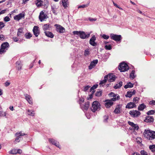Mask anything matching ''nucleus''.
<instances>
[{
    "label": "nucleus",
    "instance_id": "35",
    "mask_svg": "<svg viewBox=\"0 0 155 155\" xmlns=\"http://www.w3.org/2000/svg\"><path fill=\"white\" fill-rule=\"evenodd\" d=\"M149 148L153 152H155V145H150Z\"/></svg>",
    "mask_w": 155,
    "mask_h": 155
},
{
    "label": "nucleus",
    "instance_id": "48",
    "mask_svg": "<svg viewBox=\"0 0 155 155\" xmlns=\"http://www.w3.org/2000/svg\"><path fill=\"white\" fill-rule=\"evenodd\" d=\"M140 153L141 155H148L147 152L143 150H141Z\"/></svg>",
    "mask_w": 155,
    "mask_h": 155
},
{
    "label": "nucleus",
    "instance_id": "53",
    "mask_svg": "<svg viewBox=\"0 0 155 155\" xmlns=\"http://www.w3.org/2000/svg\"><path fill=\"white\" fill-rule=\"evenodd\" d=\"M5 36L3 35H0V40L2 41H4L5 40Z\"/></svg>",
    "mask_w": 155,
    "mask_h": 155
},
{
    "label": "nucleus",
    "instance_id": "34",
    "mask_svg": "<svg viewBox=\"0 0 155 155\" xmlns=\"http://www.w3.org/2000/svg\"><path fill=\"white\" fill-rule=\"evenodd\" d=\"M123 84V83L122 81L119 82L116 85L114 86L115 89H117L120 87Z\"/></svg>",
    "mask_w": 155,
    "mask_h": 155
},
{
    "label": "nucleus",
    "instance_id": "44",
    "mask_svg": "<svg viewBox=\"0 0 155 155\" xmlns=\"http://www.w3.org/2000/svg\"><path fill=\"white\" fill-rule=\"evenodd\" d=\"M155 113V111L153 110H151L147 112V114L148 115H152L154 114Z\"/></svg>",
    "mask_w": 155,
    "mask_h": 155
},
{
    "label": "nucleus",
    "instance_id": "47",
    "mask_svg": "<svg viewBox=\"0 0 155 155\" xmlns=\"http://www.w3.org/2000/svg\"><path fill=\"white\" fill-rule=\"evenodd\" d=\"M149 104L151 106L155 105V100H152L150 101L149 102Z\"/></svg>",
    "mask_w": 155,
    "mask_h": 155
},
{
    "label": "nucleus",
    "instance_id": "45",
    "mask_svg": "<svg viewBox=\"0 0 155 155\" xmlns=\"http://www.w3.org/2000/svg\"><path fill=\"white\" fill-rule=\"evenodd\" d=\"M88 4H87V5H80L78 6V8H84L86 7H87L88 6Z\"/></svg>",
    "mask_w": 155,
    "mask_h": 155
},
{
    "label": "nucleus",
    "instance_id": "29",
    "mask_svg": "<svg viewBox=\"0 0 155 155\" xmlns=\"http://www.w3.org/2000/svg\"><path fill=\"white\" fill-rule=\"evenodd\" d=\"M154 120L153 118V117L148 116L147 117L145 121L147 122H153Z\"/></svg>",
    "mask_w": 155,
    "mask_h": 155
},
{
    "label": "nucleus",
    "instance_id": "56",
    "mask_svg": "<svg viewBox=\"0 0 155 155\" xmlns=\"http://www.w3.org/2000/svg\"><path fill=\"white\" fill-rule=\"evenodd\" d=\"M113 2L114 5L116 7L118 8L120 10H123L122 8L118 6V5L116 3H115L113 1Z\"/></svg>",
    "mask_w": 155,
    "mask_h": 155
},
{
    "label": "nucleus",
    "instance_id": "12",
    "mask_svg": "<svg viewBox=\"0 0 155 155\" xmlns=\"http://www.w3.org/2000/svg\"><path fill=\"white\" fill-rule=\"evenodd\" d=\"M90 33H88L86 34L83 31H81L79 37L80 38L82 39H85L88 38L90 36Z\"/></svg>",
    "mask_w": 155,
    "mask_h": 155
},
{
    "label": "nucleus",
    "instance_id": "19",
    "mask_svg": "<svg viewBox=\"0 0 155 155\" xmlns=\"http://www.w3.org/2000/svg\"><path fill=\"white\" fill-rule=\"evenodd\" d=\"M25 99L31 105L32 104V99L30 95L28 94H26L25 95Z\"/></svg>",
    "mask_w": 155,
    "mask_h": 155
},
{
    "label": "nucleus",
    "instance_id": "36",
    "mask_svg": "<svg viewBox=\"0 0 155 155\" xmlns=\"http://www.w3.org/2000/svg\"><path fill=\"white\" fill-rule=\"evenodd\" d=\"M139 100V98L137 97H134L133 100V103H135V104H137L138 103Z\"/></svg>",
    "mask_w": 155,
    "mask_h": 155
},
{
    "label": "nucleus",
    "instance_id": "2",
    "mask_svg": "<svg viewBox=\"0 0 155 155\" xmlns=\"http://www.w3.org/2000/svg\"><path fill=\"white\" fill-rule=\"evenodd\" d=\"M34 4L38 8L44 6V8H47L49 5L48 0H34Z\"/></svg>",
    "mask_w": 155,
    "mask_h": 155
},
{
    "label": "nucleus",
    "instance_id": "54",
    "mask_svg": "<svg viewBox=\"0 0 155 155\" xmlns=\"http://www.w3.org/2000/svg\"><path fill=\"white\" fill-rule=\"evenodd\" d=\"M5 24L2 22H0V29L4 27Z\"/></svg>",
    "mask_w": 155,
    "mask_h": 155
},
{
    "label": "nucleus",
    "instance_id": "16",
    "mask_svg": "<svg viewBox=\"0 0 155 155\" xmlns=\"http://www.w3.org/2000/svg\"><path fill=\"white\" fill-rule=\"evenodd\" d=\"M107 77V80L109 82H113L115 81L116 79V76L112 74H109L106 76Z\"/></svg>",
    "mask_w": 155,
    "mask_h": 155
},
{
    "label": "nucleus",
    "instance_id": "9",
    "mask_svg": "<svg viewBox=\"0 0 155 155\" xmlns=\"http://www.w3.org/2000/svg\"><path fill=\"white\" fill-rule=\"evenodd\" d=\"M54 26L56 27V30L58 32L61 33H63L64 32L65 28L60 25L56 24L54 25Z\"/></svg>",
    "mask_w": 155,
    "mask_h": 155
},
{
    "label": "nucleus",
    "instance_id": "11",
    "mask_svg": "<svg viewBox=\"0 0 155 155\" xmlns=\"http://www.w3.org/2000/svg\"><path fill=\"white\" fill-rule=\"evenodd\" d=\"M128 124L131 126L132 128L130 127L129 128L130 130H137L139 129V127L137 124H135L132 122H131L130 121L128 122Z\"/></svg>",
    "mask_w": 155,
    "mask_h": 155
},
{
    "label": "nucleus",
    "instance_id": "41",
    "mask_svg": "<svg viewBox=\"0 0 155 155\" xmlns=\"http://www.w3.org/2000/svg\"><path fill=\"white\" fill-rule=\"evenodd\" d=\"M16 64L18 65H17V67L18 68V70H20L21 69V64H20V62L18 61L16 62Z\"/></svg>",
    "mask_w": 155,
    "mask_h": 155
},
{
    "label": "nucleus",
    "instance_id": "39",
    "mask_svg": "<svg viewBox=\"0 0 155 155\" xmlns=\"http://www.w3.org/2000/svg\"><path fill=\"white\" fill-rule=\"evenodd\" d=\"M17 150L13 149L12 150L9 151L10 153L13 154H17Z\"/></svg>",
    "mask_w": 155,
    "mask_h": 155
},
{
    "label": "nucleus",
    "instance_id": "31",
    "mask_svg": "<svg viewBox=\"0 0 155 155\" xmlns=\"http://www.w3.org/2000/svg\"><path fill=\"white\" fill-rule=\"evenodd\" d=\"M25 36L26 38L29 39L32 37V35L30 32H27L25 34Z\"/></svg>",
    "mask_w": 155,
    "mask_h": 155
},
{
    "label": "nucleus",
    "instance_id": "20",
    "mask_svg": "<svg viewBox=\"0 0 155 155\" xmlns=\"http://www.w3.org/2000/svg\"><path fill=\"white\" fill-rule=\"evenodd\" d=\"M97 63L98 60H94L91 62L90 65L89 66V69L90 70L92 69L94 67H95L96 65V64Z\"/></svg>",
    "mask_w": 155,
    "mask_h": 155
},
{
    "label": "nucleus",
    "instance_id": "55",
    "mask_svg": "<svg viewBox=\"0 0 155 155\" xmlns=\"http://www.w3.org/2000/svg\"><path fill=\"white\" fill-rule=\"evenodd\" d=\"M10 19L8 16H6L4 18V21H8L10 20Z\"/></svg>",
    "mask_w": 155,
    "mask_h": 155
},
{
    "label": "nucleus",
    "instance_id": "37",
    "mask_svg": "<svg viewBox=\"0 0 155 155\" xmlns=\"http://www.w3.org/2000/svg\"><path fill=\"white\" fill-rule=\"evenodd\" d=\"M120 99V96L118 94H117V96L111 98V100L113 101H115L117 100H118Z\"/></svg>",
    "mask_w": 155,
    "mask_h": 155
},
{
    "label": "nucleus",
    "instance_id": "30",
    "mask_svg": "<svg viewBox=\"0 0 155 155\" xmlns=\"http://www.w3.org/2000/svg\"><path fill=\"white\" fill-rule=\"evenodd\" d=\"M146 107V105L143 103L138 106V109L140 110H143Z\"/></svg>",
    "mask_w": 155,
    "mask_h": 155
},
{
    "label": "nucleus",
    "instance_id": "32",
    "mask_svg": "<svg viewBox=\"0 0 155 155\" xmlns=\"http://www.w3.org/2000/svg\"><path fill=\"white\" fill-rule=\"evenodd\" d=\"M133 86V84H132L130 82H129L127 83V84L125 85L124 86V87L126 88H131Z\"/></svg>",
    "mask_w": 155,
    "mask_h": 155
},
{
    "label": "nucleus",
    "instance_id": "10",
    "mask_svg": "<svg viewBox=\"0 0 155 155\" xmlns=\"http://www.w3.org/2000/svg\"><path fill=\"white\" fill-rule=\"evenodd\" d=\"M129 114L133 117H139L140 114V112L138 110H132L130 111Z\"/></svg>",
    "mask_w": 155,
    "mask_h": 155
},
{
    "label": "nucleus",
    "instance_id": "62",
    "mask_svg": "<svg viewBox=\"0 0 155 155\" xmlns=\"http://www.w3.org/2000/svg\"><path fill=\"white\" fill-rule=\"evenodd\" d=\"M17 153L21 154L22 152V151L20 149L17 150Z\"/></svg>",
    "mask_w": 155,
    "mask_h": 155
},
{
    "label": "nucleus",
    "instance_id": "14",
    "mask_svg": "<svg viewBox=\"0 0 155 155\" xmlns=\"http://www.w3.org/2000/svg\"><path fill=\"white\" fill-rule=\"evenodd\" d=\"M25 16V13L24 12L20 13L18 15L15 16L14 17V19L17 21H19V20L21 19L22 18H24Z\"/></svg>",
    "mask_w": 155,
    "mask_h": 155
},
{
    "label": "nucleus",
    "instance_id": "64",
    "mask_svg": "<svg viewBox=\"0 0 155 155\" xmlns=\"http://www.w3.org/2000/svg\"><path fill=\"white\" fill-rule=\"evenodd\" d=\"M132 155H140L139 153L135 152L133 153Z\"/></svg>",
    "mask_w": 155,
    "mask_h": 155
},
{
    "label": "nucleus",
    "instance_id": "59",
    "mask_svg": "<svg viewBox=\"0 0 155 155\" xmlns=\"http://www.w3.org/2000/svg\"><path fill=\"white\" fill-rule=\"evenodd\" d=\"M1 9H0V15L1 14L5 13L6 11V9H4L1 11Z\"/></svg>",
    "mask_w": 155,
    "mask_h": 155
},
{
    "label": "nucleus",
    "instance_id": "4",
    "mask_svg": "<svg viewBox=\"0 0 155 155\" xmlns=\"http://www.w3.org/2000/svg\"><path fill=\"white\" fill-rule=\"evenodd\" d=\"M100 104L98 101H94L92 103V107H91V110L93 112H94L96 111L100 110Z\"/></svg>",
    "mask_w": 155,
    "mask_h": 155
},
{
    "label": "nucleus",
    "instance_id": "6",
    "mask_svg": "<svg viewBox=\"0 0 155 155\" xmlns=\"http://www.w3.org/2000/svg\"><path fill=\"white\" fill-rule=\"evenodd\" d=\"M46 13V11L45 10L42 11L40 12L39 16V18L41 21H44L45 19L48 18V15Z\"/></svg>",
    "mask_w": 155,
    "mask_h": 155
},
{
    "label": "nucleus",
    "instance_id": "8",
    "mask_svg": "<svg viewBox=\"0 0 155 155\" xmlns=\"http://www.w3.org/2000/svg\"><path fill=\"white\" fill-rule=\"evenodd\" d=\"M26 134L24 133H22L21 132L18 133H17L15 134V136L16 138L15 140V143L19 142L21 139V136L25 135Z\"/></svg>",
    "mask_w": 155,
    "mask_h": 155
},
{
    "label": "nucleus",
    "instance_id": "27",
    "mask_svg": "<svg viewBox=\"0 0 155 155\" xmlns=\"http://www.w3.org/2000/svg\"><path fill=\"white\" fill-rule=\"evenodd\" d=\"M45 35L48 37L52 38L54 37V35L51 32L45 31Z\"/></svg>",
    "mask_w": 155,
    "mask_h": 155
},
{
    "label": "nucleus",
    "instance_id": "42",
    "mask_svg": "<svg viewBox=\"0 0 155 155\" xmlns=\"http://www.w3.org/2000/svg\"><path fill=\"white\" fill-rule=\"evenodd\" d=\"M105 48L107 50H110L112 49V46L110 45H107L105 46Z\"/></svg>",
    "mask_w": 155,
    "mask_h": 155
},
{
    "label": "nucleus",
    "instance_id": "51",
    "mask_svg": "<svg viewBox=\"0 0 155 155\" xmlns=\"http://www.w3.org/2000/svg\"><path fill=\"white\" fill-rule=\"evenodd\" d=\"M81 31H74L73 32V33L74 35H79Z\"/></svg>",
    "mask_w": 155,
    "mask_h": 155
},
{
    "label": "nucleus",
    "instance_id": "24",
    "mask_svg": "<svg viewBox=\"0 0 155 155\" xmlns=\"http://www.w3.org/2000/svg\"><path fill=\"white\" fill-rule=\"evenodd\" d=\"M121 106L120 105H118L114 111V112L116 114H119L120 113V110Z\"/></svg>",
    "mask_w": 155,
    "mask_h": 155
},
{
    "label": "nucleus",
    "instance_id": "46",
    "mask_svg": "<svg viewBox=\"0 0 155 155\" xmlns=\"http://www.w3.org/2000/svg\"><path fill=\"white\" fill-rule=\"evenodd\" d=\"M91 87L88 85L86 86L83 87V90L84 91H87Z\"/></svg>",
    "mask_w": 155,
    "mask_h": 155
},
{
    "label": "nucleus",
    "instance_id": "60",
    "mask_svg": "<svg viewBox=\"0 0 155 155\" xmlns=\"http://www.w3.org/2000/svg\"><path fill=\"white\" fill-rule=\"evenodd\" d=\"M88 20L91 21H95L97 20V19L96 18H88Z\"/></svg>",
    "mask_w": 155,
    "mask_h": 155
},
{
    "label": "nucleus",
    "instance_id": "63",
    "mask_svg": "<svg viewBox=\"0 0 155 155\" xmlns=\"http://www.w3.org/2000/svg\"><path fill=\"white\" fill-rule=\"evenodd\" d=\"M10 82L8 81H7L5 83V85L6 87L10 85Z\"/></svg>",
    "mask_w": 155,
    "mask_h": 155
},
{
    "label": "nucleus",
    "instance_id": "49",
    "mask_svg": "<svg viewBox=\"0 0 155 155\" xmlns=\"http://www.w3.org/2000/svg\"><path fill=\"white\" fill-rule=\"evenodd\" d=\"M52 11L53 13L54 14H57V9L53 7L52 8Z\"/></svg>",
    "mask_w": 155,
    "mask_h": 155
},
{
    "label": "nucleus",
    "instance_id": "26",
    "mask_svg": "<svg viewBox=\"0 0 155 155\" xmlns=\"http://www.w3.org/2000/svg\"><path fill=\"white\" fill-rule=\"evenodd\" d=\"M136 91L135 90H133V91H128L125 96L126 97H130L132 95H134Z\"/></svg>",
    "mask_w": 155,
    "mask_h": 155
},
{
    "label": "nucleus",
    "instance_id": "17",
    "mask_svg": "<svg viewBox=\"0 0 155 155\" xmlns=\"http://www.w3.org/2000/svg\"><path fill=\"white\" fill-rule=\"evenodd\" d=\"M48 141L50 143L54 145L57 147L60 148V145L59 142L55 139L53 138H49L48 139Z\"/></svg>",
    "mask_w": 155,
    "mask_h": 155
},
{
    "label": "nucleus",
    "instance_id": "43",
    "mask_svg": "<svg viewBox=\"0 0 155 155\" xmlns=\"http://www.w3.org/2000/svg\"><path fill=\"white\" fill-rule=\"evenodd\" d=\"M102 93L101 91H98L96 92L95 95L96 96L99 97L101 96Z\"/></svg>",
    "mask_w": 155,
    "mask_h": 155
},
{
    "label": "nucleus",
    "instance_id": "21",
    "mask_svg": "<svg viewBox=\"0 0 155 155\" xmlns=\"http://www.w3.org/2000/svg\"><path fill=\"white\" fill-rule=\"evenodd\" d=\"M136 107V105L135 103H133L132 102H130L127 104L126 106V108L130 109L134 107Z\"/></svg>",
    "mask_w": 155,
    "mask_h": 155
},
{
    "label": "nucleus",
    "instance_id": "25",
    "mask_svg": "<svg viewBox=\"0 0 155 155\" xmlns=\"http://www.w3.org/2000/svg\"><path fill=\"white\" fill-rule=\"evenodd\" d=\"M23 35V32L22 28H19L18 30L17 36L18 37H22Z\"/></svg>",
    "mask_w": 155,
    "mask_h": 155
},
{
    "label": "nucleus",
    "instance_id": "38",
    "mask_svg": "<svg viewBox=\"0 0 155 155\" xmlns=\"http://www.w3.org/2000/svg\"><path fill=\"white\" fill-rule=\"evenodd\" d=\"M107 77L105 76L104 77V79L101 81L100 84H102L105 83L107 81Z\"/></svg>",
    "mask_w": 155,
    "mask_h": 155
},
{
    "label": "nucleus",
    "instance_id": "7",
    "mask_svg": "<svg viewBox=\"0 0 155 155\" xmlns=\"http://www.w3.org/2000/svg\"><path fill=\"white\" fill-rule=\"evenodd\" d=\"M110 37L111 39L114 40L117 42H120L122 39L121 36L120 35L111 34H110Z\"/></svg>",
    "mask_w": 155,
    "mask_h": 155
},
{
    "label": "nucleus",
    "instance_id": "58",
    "mask_svg": "<svg viewBox=\"0 0 155 155\" xmlns=\"http://www.w3.org/2000/svg\"><path fill=\"white\" fill-rule=\"evenodd\" d=\"M28 114L31 116L34 115V113L33 112H32L31 110H28Z\"/></svg>",
    "mask_w": 155,
    "mask_h": 155
},
{
    "label": "nucleus",
    "instance_id": "1",
    "mask_svg": "<svg viewBox=\"0 0 155 155\" xmlns=\"http://www.w3.org/2000/svg\"><path fill=\"white\" fill-rule=\"evenodd\" d=\"M143 135L147 140H152L155 139V131L149 129H145L143 132Z\"/></svg>",
    "mask_w": 155,
    "mask_h": 155
},
{
    "label": "nucleus",
    "instance_id": "57",
    "mask_svg": "<svg viewBox=\"0 0 155 155\" xmlns=\"http://www.w3.org/2000/svg\"><path fill=\"white\" fill-rule=\"evenodd\" d=\"M109 95L111 97H114L117 96V94H116L112 92L110 93V94H109Z\"/></svg>",
    "mask_w": 155,
    "mask_h": 155
},
{
    "label": "nucleus",
    "instance_id": "33",
    "mask_svg": "<svg viewBox=\"0 0 155 155\" xmlns=\"http://www.w3.org/2000/svg\"><path fill=\"white\" fill-rule=\"evenodd\" d=\"M135 73V71L134 70H133L130 74V78L132 79H134L136 76L134 74Z\"/></svg>",
    "mask_w": 155,
    "mask_h": 155
},
{
    "label": "nucleus",
    "instance_id": "13",
    "mask_svg": "<svg viewBox=\"0 0 155 155\" xmlns=\"http://www.w3.org/2000/svg\"><path fill=\"white\" fill-rule=\"evenodd\" d=\"M33 32L36 37H38L40 34V31L38 26H35L33 29Z\"/></svg>",
    "mask_w": 155,
    "mask_h": 155
},
{
    "label": "nucleus",
    "instance_id": "52",
    "mask_svg": "<svg viewBox=\"0 0 155 155\" xmlns=\"http://www.w3.org/2000/svg\"><path fill=\"white\" fill-rule=\"evenodd\" d=\"M102 37L104 39H107L109 38V36L108 35L104 34L103 35Z\"/></svg>",
    "mask_w": 155,
    "mask_h": 155
},
{
    "label": "nucleus",
    "instance_id": "28",
    "mask_svg": "<svg viewBox=\"0 0 155 155\" xmlns=\"http://www.w3.org/2000/svg\"><path fill=\"white\" fill-rule=\"evenodd\" d=\"M51 26L50 24H45L43 26V29L45 31L47 30H49L50 28H51Z\"/></svg>",
    "mask_w": 155,
    "mask_h": 155
},
{
    "label": "nucleus",
    "instance_id": "5",
    "mask_svg": "<svg viewBox=\"0 0 155 155\" xmlns=\"http://www.w3.org/2000/svg\"><path fill=\"white\" fill-rule=\"evenodd\" d=\"M118 69L120 72H125L129 69V67L127 64L122 62L119 65Z\"/></svg>",
    "mask_w": 155,
    "mask_h": 155
},
{
    "label": "nucleus",
    "instance_id": "18",
    "mask_svg": "<svg viewBox=\"0 0 155 155\" xmlns=\"http://www.w3.org/2000/svg\"><path fill=\"white\" fill-rule=\"evenodd\" d=\"M96 40V37L95 35H93L90 39L89 43L92 46H94L97 45V43L95 42Z\"/></svg>",
    "mask_w": 155,
    "mask_h": 155
},
{
    "label": "nucleus",
    "instance_id": "22",
    "mask_svg": "<svg viewBox=\"0 0 155 155\" xmlns=\"http://www.w3.org/2000/svg\"><path fill=\"white\" fill-rule=\"evenodd\" d=\"M106 102L105 106L107 108L110 107L113 104V102L111 100H106Z\"/></svg>",
    "mask_w": 155,
    "mask_h": 155
},
{
    "label": "nucleus",
    "instance_id": "15",
    "mask_svg": "<svg viewBox=\"0 0 155 155\" xmlns=\"http://www.w3.org/2000/svg\"><path fill=\"white\" fill-rule=\"evenodd\" d=\"M80 104L81 107L83 111L86 110L88 109L89 107L90 102L88 101H87L85 103L84 105L81 104L80 102Z\"/></svg>",
    "mask_w": 155,
    "mask_h": 155
},
{
    "label": "nucleus",
    "instance_id": "3",
    "mask_svg": "<svg viewBox=\"0 0 155 155\" xmlns=\"http://www.w3.org/2000/svg\"><path fill=\"white\" fill-rule=\"evenodd\" d=\"M10 47L9 44L7 42L3 43L1 45L0 49V54H4L6 51Z\"/></svg>",
    "mask_w": 155,
    "mask_h": 155
},
{
    "label": "nucleus",
    "instance_id": "23",
    "mask_svg": "<svg viewBox=\"0 0 155 155\" xmlns=\"http://www.w3.org/2000/svg\"><path fill=\"white\" fill-rule=\"evenodd\" d=\"M61 4L63 7L66 8L69 5L68 0H62Z\"/></svg>",
    "mask_w": 155,
    "mask_h": 155
},
{
    "label": "nucleus",
    "instance_id": "61",
    "mask_svg": "<svg viewBox=\"0 0 155 155\" xmlns=\"http://www.w3.org/2000/svg\"><path fill=\"white\" fill-rule=\"evenodd\" d=\"M0 114L1 115H2V116H6V115L5 112H3V111H0Z\"/></svg>",
    "mask_w": 155,
    "mask_h": 155
},
{
    "label": "nucleus",
    "instance_id": "50",
    "mask_svg": "<svg viewBox=\"0 0 155 155\" xmlns=\"http://www.w3.org/2000/svg\"><path fill=\"white\" fill-rule=\"evenodd\" d=\"M12 39L14 41L16 42H18L19 41V38H17L16 37H14L12 38Z\"/></svg>",
    "mask_w": 155,
    "mask_h": 155
},
{
    "label": "nucleus",
    "instance_id": "40",
    "mask_svg": "<svg viewBox=\"0 0 155 155\" xmlns=\"http://www.w3.org/2000/svg\"><path fill=\"white\" fill-rule=\"evenodd\" d=\"M90 52L88 49H86L84 52V55L85 56H86L90 54Z\"/></svg>",
    "mask_w": 155,
    "mask_h": 155
}]
</instances>
